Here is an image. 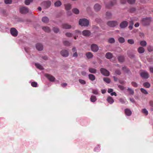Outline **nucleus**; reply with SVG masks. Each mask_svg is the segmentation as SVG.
Wrapping results in <instances>:
<instances>
[{"label": "nucleus", "mask_w": 153, "mask_h": 153, "mask_svg": "<svg viewBox=\"0 0 153 153\" xmlns=\"http://www.w3.org/2000/svg\"><path fill=\"white\" fill-rule=\"evenodd\" d=\"M79 24L82 27H88L89 24V20L86 19H80L79 21Z\"/></svg>", "instance_id": "nucleus-1"}, {"label": "nucleus", "mask_w": 153, "mask_h": 153, "mask_svg": "<svg viewBox=\"0 0 153 153\" xmlns=\"http://www.w3.org/2000/svg\"><path fill=\"white\" fill-rule=\"evenodd\" d=\"M142 23L144 26H147L149 25L151 22V18L150 17H146L143 18L142 20Z\"/></svg>", "instance_id": "nucleus-2"}, {"label": "nucleus", "mask_w": 153, "mask_h": 153, "mask_svg": "<svg viewBox=\"0 0 153 153\" xmlns=\"http://www.w3.org/2000/svg\"><path fill=\"white\" fill-rule=\"evenodd\" d=\"M107 24L110 27H114L118 25V23L116 21H109L107 22Z\"/></svg>", "instance_id": "nucleus-3"}, {"label": "nucleus", "mask_w": 153, "mask_h": 153, "mask_svg": "<svg viewBox=\"0 0 153 153\" xmlns=\"http://www.w3.org/2000/svg\"><path fill=\"white\" fill-rule=\"evenodd\" d=\"M116 3V0H112L108 4L105 3V7L108 9H110Z\"/></svg>", "instance_id": "nucleus-4"}, {"label": "nucleus", "mask_w": 153, "mask_h": 153, "mask_svg": "<svg viewBox=\"0 0 153 153\" xmlns=\"http://www.w3.org/2000/svg\"><path fill=\"white\" fill-rule=\"evenodd\" d=\"M100 71L101 74L104 76H108L110 75L109 72L105 68H101Z\"/></svg>", "instance_id": "nucleus-5"}, {"label": "nucleus", "mask_w": 153, "mask_h": 153, "mask_svg": "<svg viewBox=\"0 0 153 153\" xmlns=\"http://www.w3.org/2000/svg\"><path fill=\"white\" fill-rule=\"evenodd\" d=\"M19 12L22 14H25L29 12L28 9L25 7H22L19 9Z\"/></svg>", "instance_id": "nucleus-6"}, {"label": "nucleus", "mask_w": 153, "mask_h": 153, "mask_svg": "<svg viewBox=\"0 0 153 153\" xmlns=\"http://www.w3.org/2000/svg\"><path fill=\"white\" fill-rule=\"evenodd\" d=\"M11 34L14 37H16L18 35V32L16 29L14 27H12L10 30Z\"/></svg>", "instance_id": "nucleus-7"}, {"label": "nucleus", "mask_w": 153, "mask_h": 153, "mask_svg": "<svg viewBox=\"0 0 153 153\" xmlns=\"http://www.w3.org/2000/svg\"><path fill=\"white\" fill-rule=\"evenodd\" d=\"M140 75V76L144 79H147L149 77V74L145 71L141 72Z\"/></svg>", "instance_id": "nucleus-8"}, {"label": "nucleus", "mask_w": 153, "mask_h": 153, "mask_svg": "<svg viewBox=\"0 0 153 153\" xmlns=\"http://www.w3.org/2000/svg\"><path fill=\"white\" fill-rule=\"evenodd\" d=\"M91 50L93 52H97L99 49L98 45L95 44H92L91 46Z\"/></svg>", "instance_id": "nucleus-9"}, {"label": "nucleus", "mask_w": 153, "mask_h": 153, "mask_svg": "<svg viewBox=\"0 0 153 153\" xmlns=\"http://www.w3.org/2000/svg\"><path fill=\"white\" fill-rule=\"evenodd\" d=\"M128 22L126 21H124L121 22L119 25V27L121 29L125 28L128 25Z\"/></svg>", "instance_id": "nucleus-10"}, {"label": "nucleus", "mask_w": 153, "mask_h": 153, "mask_svg": "<svg viewBox=\"0 0 153 153\" xmlns=\"http://www.w3.org/2000/svg\"><path fill=\"white\" fill-rule=\"evenodd\" d=\"M60 54L63 57H68L69 53L68 51L66 50H62L60 51Z\"/></svg>", "instance_id": "nucleus-11"}, {"label": "nucleus", "mask_w": 153, "mask_h": 153, "mask_svg": "<svg viewBox=\"0 0 153 153\" xmlns=\"http://www.w3.org/2000/svg\"><path fill=\"white\" fill-rule=\"evenodd\" d=\"M45 76L51 82H54L55 80V78L53 76L50 74H46Z\"/></svg>", "instance_id": "nucleus-12"}, {"label": "nucleus", "mask_w": 153, "mask_h": 153, "mask_svg": "<svg viewBox=\"0 0 153 153\" xmlns=\"http://www.w3.org/2000/svg\"><path fill=\"white\" fill-rule=\"evenodd\" d=\"M62 27L63 29H71L72 27L67 23H64L62 24Z\"/></svg>", "instance_id": "nucleus-13"}, {"label": "nucleus", "mask_w": 153, "mask_h": 153, "mask_svg": "<svg viewBox=\"0 0 153 153\" xmlns=\"http://www.w3.org/2000/svg\"><path fill=\"white\" fill-rule=\"evenodd\" d=\"M82 34L84 36H89L91 35V32L89 30H85L82 31Z\"/></svg>", "instance_id": "nucleus-14"}, {"label": "nucleus", "mask_w": 153, "mask_h": 153, "mask_svg": "<svg viewBox=\"0 0 153 153\" xmlns=\"http://www.w3.org/2000/svg\"><path fill=\"white\" fill-rule=\"evenodd\" d=\"M36 48L38 51H41L43 50V46L42 44L40 43H38L36 45Z\"/></svg>", "instance_id": "nucleus-15"}, {"label": "nucleus", "mask_w": 153, "mask_h": 153, "mask_svg": "<svg viewBox=\"0 0 153 153\" xmlns=\"http://www.w3.org/2000/svg\"><path fill=\"white\" fill-rule=\"evenodd\" d=\"M125 114L126 116H130L131 115L132 112L131 110L129 108H126L124 110Z\"/></svg>", "instance_id": "nucleus-16"}, {"label": "nucleus", "mask_w": 153, "mask_h": 153, "mask_svg": "<svg viewBox=\"0 0 153 153\" xmlns=\"http://www.w3.org/2000/svg\"><path fill=\"white\" fill-rule=\"evenodd\" d=\"M122 70L126 74H129L131 73L130 69L126 66H124L122 67Z\"/></svg>", "instance_id": "nucleus-17"}, {"label": "nucleus", "mask_w": 153, "mask_h": 153, "mask_svg": "<svg viewBox=\"0 0 153 153\" xmlns=\"http://www.w3.org/2000/svg\"><path fill=\"white\" fill-rule=\"evenodd\" d=\"M101 6L98 4H95L94 6V9L96 12L99 11L101 8Z\"/></svg>", "instance_id": "nucleus-18"}, {"label": "nucleus", "mask_w": 153, "mask_h": 153, "mask_svg": "<svg viewBox=\"0 0 153 153\" xmlns=\"http://www.w3.org/2000/svg\"><path fill=\"white\" fill-rule=\"evenodd\" d=\"M44 3L45 6L47 8H49L51 5V2L49 0L45 1Z\"/></svg>", "instance_id": "nucleus-19"}, {"label": "nucleus", "mask_w": 153, "mask_h": 153, "mask_svg": "<svg viewBox=\"0 0 153 153\" xmlns=\"http://www.w3.org/2000/svg\"><path fill=\"white\" fill-rule=\"evenodd\" d=\"M106 100L110 104H112L114 102V100L113 98L110 96L108 97Z\"/></svg>", "instance_id": "nucleus-20"}, {"label": "nucleus", "mask_w": 153, "mask_h": 153, "mask_svg": "<svg viewBox=\"0 0 153 153\" xmlns=\"http://www.w3.org/2000/svg\"><path fill=\"white\" fill-rule=\"evenodd\" d=\"M42 29L46 33H50L51 31L50 27L48 26L42 27Z\"/></svg>", "instance_id": "nucleus-21"}, {"label": "nucleus", "mask_w": 153, "mask_h": 153, "mask_svg": "<svg viewBox=\"0 0 153 153\" xmlns=\"http://www.w3.org/2000/svg\"><path fill=\"white\" fill-rule=\"evenodd\" d=\"M89 79L91 81H93L95 79L96 77L95 75L92 74H90L88 75Z\"/></svg>", "instance_id": "nucleus-22"}, {"label": "nucleus", "mask_w": 153, "mask_h": 153, "mask_svg": "<svg viewBox=\"0 0 153 153\" xmlns=\"http://www.w3.org/2000/svg\"><path fill=\"white\" fill-rule=\"evenodd\" d=\"M35 65L37 68L41 70H43L44 69L43 66L39 63H35Z\"/></svg>", "instance_id": "nucleus-23"}, {"label": "nucleus", "mask_w": 153, "mask_h": 153, "mask_svg": "<svg viewBox=\"0 0 153 153\" xmlns=\"http://www.w3.org/2000/svg\"><path fill=\"white\" fill-rule=\"evenodd\" d=\"M149 105L150 107V110L151 112L153 111V100H150L149 102Z\"/></svg>", "instance_id": "nucleus-24"}, {"label": "nucleus", "mask_w": 153, "mask_h": 153, "mask_svg": "<svg viewBox=\"0 0 153 153\" xmlns=\"http://www.w3.org/2000/svg\"><path fill=\"white\" fill-rule=\"evenodd\" d=\"M42 21L43 22L47 23L49 22V19L47 16H44L42 18Z\"/></svg>", "instance_id": "nucleus-25"}, {"label": "nucleus", "mask_w": 153, "mask_h": 153, "mask_svg": "<svg viewBox=\"0 0 153 153\" xmlns=\"http://www.w3.org/2000/svg\"><path fill=\"white\" fill-rule=\"evenodd\" d=\"M105 57L108 59H110L113 57L112 54L110 52L107 53L105 55Z\"/></svg>", "instance_id": "nucleus-26"}, {"label": "nucleus", "mask_w": 153, "mask_h": 153, "mask_svg": "<svg viewBox=\"0 0 153 153\" xmlns=\"http://www.w3.org/2000/svg\"><path fill=\"white\" fill-rule=\"evenodd\" d=\"M105 16L107 19H110L111 18L112 13L110 12L107 11L106 13Z\"/></svg>", "instance_id": "nucleus-27"}, {"label": "nucleus", "mask_w": 153, "mask_h": 153, "mask_svg": "<svg viewBox=\"0 0 153 153\" xmlns=\"http://www.w3.org/2000/svg\"><path fill=\"white\" fill-rule=\"evenodd\" d=\"M8 28L5 26L3 24H1L0 25V31L3 32L4 30L8 29Z\"/></svg>", "instance_id": "nucleus-28"}, {"label": "nucleus", "mask_w": 153, "mask_h": 153, "mask_svg": "<svg viewBox=\"0 0 153 153\" xmlns=\"http://www.w3.org/2000/svg\"><path fill=\"white\" fill-rule=\"evenodd\" d=\"M88 71L91 74H96L97 71L96 69L92 68H89Z\"/></svg>", "instance_id": "nucleus-29"}, {"label": "nucleus", "mask_w": 153, "mask_h": 153, "mask_svg": "<svg viewBox=\"0 0 153 153\" xmlns=\"http://www.w3.org/2000/svg\"><path fill=\"white\" fill-rule=\"evenodd\" d=\"M86 56L88 59H91L93 56L92 53L91 52H87L86 54Z\"/></svg>", "instance_id": "nucleus-30"}, {"label": "nucleus", "mask_w": 153, "mask_h": 153, "mask_svg": "<svg viewBox=\"0 0 153 153\" xmlns=\"http://www.w3.org/2000/svg\"><path fill=\"white\" fill-rule=\"evenodd\" d=\"M90 99L91 101L92 102H95L97 100V98L96 96L93 95H91V96Z\"/></svg>", "instance_id": "nucleus-31"}, {"label": "nucleus", "mask_w": 153, "mask_h": 153, "mask_svg": "<svg viewBox=\"0 0 153 153\" xmlns=\"http://www.w3.org/2000/svg\"><path fill=\"white\" fill-rule=\"evenodd\" d=\"M54 5L55 7H59L62 5V2L60 1L57 0L54 3Z\"/></svg>", "instance_id": "nucleus-32"}, {"label": "nucleus", "mask_w": 153, "mask_h": 153, "mask_svg": "<svg viewBox=\"0 0 153 153\" xmlns=\"http://www.w3.org/2000/svg\"><path fill=\"white\" fill-rule=\"evenodd\" d=\"M24 50L27 53V54H26V56L28 59H30L31 58V55L30 54L29 52H28L27 51V48L26 47H24Z\"/></svg>", "instance_id": "nucleus-33"}, {"label": "nucleus", "mask_w": 153, "mask_h": 153, "mask_svg": "<svg viewBox=\"0 0 153 153\" xmlns=\"http://www.w3.org/2000/svg\"><path fill=\"white\" fill-rule=\"evenodd\" d=\"M137 51L140 53H142L144 52L145 49L143 47H140L138 48Z\"/></svg>", "instance_id": "nucleus-34"}, {"label": "nucleus", "mask_w": 153, "mask_h": 153, "mask_svg": "<svg viewBox=\"0 0 153 153\" xmlns=\"http://www.w3.org/2000/svg\"><path fill=\"white\" fill-rule=\"evenodd\" d=\"M117 59L119 62H123L124 61V58L123 56H120L117 57Z\"/></svg>", "instance_id": "nucleus-35"}, {"label": "nucleus", "mask_w": 153, "mask_h": 153, "mask_svg": "<svg viewBox=\"0 0 153 153\" xmlns=\"http://www.w3.org/2000/svg\"><path fill=\"white\" fill-rule=\"evenodd\" d=\"M100 145H97V146L94 148V151L97 152H99L100 150Z\"/></svg>", "instance_id": "nucleus-36"}, {"label": "nucleus", "mask_w": 153, "mask_h": 153, "mask_svg": "<svg viewBox=\"0 0 153 153\" xmlns=\"http://www.w3.org/2000/svg\"><path fill=\"white\" fill-rule=\"evenodd\" d=\"M118 41L119 43H123L125 42L124 38L122 37H120L118 38Z\"/></svg>", "instance_id": "nucleus-37"}, {"label": "nucleus", "mask_w": 153, "mask_h": 153, "mask_svg": "<svg viewBox=\"0 0 153 153\" xmlns=\"http://www.w3.org/2000/svg\"><path fill=\"white\" fill-rule=\"evenodd\" d=\"M31 83V85L33 87H37L38 86V84L37 82H31V81L30 82Z\"/></svg>", "instance_id": "nucleus-38"}, {"label": "nucleus", "mask_w": 153, "mask_h": 153, "mask_svg": "<svg viewBox=\"0 0 153 153\" xmlns=\"http://www.w3.org/2000/svg\"><path fill=\"white\" fill-rule=\"evenodd\" d=\"M140 45L142 46L145 47L147 45L146 42L144 40L141 41L140 43Z\"/></svg>", "instance_id": "nucleus-39"}, {"label": "nucleus", "mask_w": 153, "mask_h": 153, "mask_svg": "<svg viewBox=\"0 0 153 153\" xmlns=\"http://www.w3.org/2000/svg\"><path fill=\"white\" fill-rule=\"evenodd\" d=\"M52 30L55 33H56L59 31V28L56 27H54L53 28Z\"/></svg>", "instance_id": "nucleus-40"}, {"label": "nucleus", "mask_w": 153, "mask_h": 153, "mask_svg": "<svg viewBox=\"0 0 153 153\" xmlns=\"http://www.w3.org/2000/svg\"><path fill=\"white\" fill-rule=\"evenodd\" d=\"M63 45L66 46H68L70 45V43L67 40L64 41L63 42Z\"/></svg>", "instance_id": "nucleus-41"}, {"label": "nucleus", "mask_w": 153, "mask_h": 153, "mask_svg": "<svg viewBox=\"0 0 153 153\" xmlns=\"http://www.w3.org/2000/svg\"><path fill=\"white\" fill-rule=\"evenodd\" d=\"M72 11L73 13L76 14H78L79 12V10L76 8H73Z\"/></svg>", "instance_id": "nucleus-42"}, {"label": "nucleus", "mask_w": 153, "mask_h": 153, "mask_svg": "<svg viewBox=\"0 0 153 153\" xmlns=\"http://www.w3.org/2000/svg\"><path fill=\"white\" fill-rule=\"evenodd\" d=\"M127 90L129 91V93L131 95H133L134 93V91L131 88L128 87L127 88Z\"/></svg>", "instance_id": "nucleus-43"}, {"label": "nucleus", "mask_w": 153, "mask_h": 153, "mask_svg": "<svg viewBox=\"0 0 153 153\" xmlns=\"http://www.w3.org/2000/svg\"><path fill=\"white\" fill-rule=\"evenodd\" d=\"M65 9L67 11H68L71 8V6L69 4H65Z\"/></svg>", "instance_id": "nucleus-44"}, {"label": "nucleus", "mask_w": 153, "mask_h": 153, "mask_svg": "<svg viewBox=\"0 0 153 153\" xmlns=\"http://www.w3.org/2000/svg\"><path fill=\"white\" fill-rule=\"evenodd\" d=\"M108 42L111 44H113L115 42V40L113 38H110L108 39Z\"/></svg>", "instance_id": "nucleus-45"}, {"label": "nucleus", "mask_w": 153, "mask_h": 153, "mask_svg": "<svg viewBox=\"0 0 153 153\" xmlns=\"http://www.w3.org/2000/svg\"><path fill=\"white\" fill-rule=\"evenodd\" d=\"M143 85L144 87L147 88H149L150 87V84L149 82H145L144 83Z\"/></svg>", "instance_id": "nucleus-46"}, {"label": "nucleus", "mask_w": 153, "mask_h": 153, "mask_svg": "<svg viewBox=\"0 0 153 153\" xmlns=\"http://www.w3.org/2000/svg\"><path fill=\"white\" fill-rule=\"evenodd\" d=\"M33 1V0H25V3L26 5H28L30 3H32Z\"/></svg>", "instance_id": "nucleus-47"}, {"label": "nucleus", "mask_w": 153, "mask_h": 153, "mask_svg": "<svg viewBox=\"0 0 153 153\" xmlns=\"http://www.w3.org/2000/svg\"><path fill=\"white\" fill-rule=\"evenodd\" d=\"M141 91L144 94H148V92L147 91L143 88H141L140 89Z\"/></svg>", "instance_id": "nucleus-48"}, {"label": "nucleus", "mask_w": 153, "mask_h": 153, "mask_svg": "<svg viewBox=\"0 0 153 153\" xmlns=\"http://www.w3.org/2000/svg\"><path fill=\"white\" fill-rule=\"evenodd\" d=\"M103 80L104 82L108 84L110 83L111 82L110 79L107 78H103Z\"/></svg>", "instance_id": "nucleus-49"}, {"label": "nucleus", "mask_w": 153, "mask_h": 153, "mask_svg": "<svg viewBox=\"0 0 153 153\" xmlns=\"http://www.w3.org/2000/svg\"><path fill=\"white\" fill-rule=\"evenodd\" d=\"M141 111L143 113L145 114L146 115H147L148 114V111L146 108L142 109Z\"/></svg>", "instance_id": "nucleus-50"}, {"label": "nucleus", "mask_w": 153, "mask_h": 153, "mask_svg": "<svg viewBox=\"0 0 153 153\" xmlns=\"http://www.w3.org/2000/svg\"><path fill=\"white\" fill-rule=\"evenodd\" d=\"M79 82L82 85H85L86 84V81L83 79H79L78 80Z\"/></svg>", "instance_id": "nucleus-51"}, {"label": "nucleus", "mask_w": 153, "mask_h": 153, "mask_svg": "<svg viewBox=\"0 0 153 153\" xmlns=\"http://www.w3.org/2000/svg\"><path fill=\"white\" fill-rule=\"evenodd\" d=\"M4 3L6 4H10L12 3V0H4Z\"/></svg>", "instance_id": "nucleus-52"}, {"label": "nucleus", "mask_w": 153, "mask_h": 153, "mask_svg": "<svg viewBox=\"0 0 153 153\" xmlns=\"http://www.w3.org/2000/svg\"><path fill=\"white\" fill-rule=\"evenodd\" d=\"M92 93L94 94L97 95L99 93L98 90L97 89L93 90L92 91Z\"/></svg>", "instance_id": "nucleus-53"}, {"label": "nucleus", "mask_w": 153, "mask_h": 153, "mask_svg": "<svg viewBox=\"0 0 153 153\" xmlns=\"http://www.w3.org/2000/svg\"><path fill=\"white\" fill-rule=\"evenodd\" d=\"M135 1V0H127V2L129 4H134Z\"/></svg>", "instance_id": "nucleus-54"}, {"label": "nucleus", "mask_w": 153, "mask_h": 153, "mask_svg": "<svg viewBox=\"0 0 153 153\" xmlns=\"http://www.w3.org/2000/svg\"><path fill=\"white\" fill-rule=\"evenodd\" d=\"M65 36L67 37H71L72 36V34L70 32H67L65 34Z\"/></svg>", "instance_id": "nucleus-55"}, {"label": "nucleus", "mask_w": 153, "mask_h": 153, "mask_svg": "<svg viewBox=\"0 0 153 153\" xmlns=\"http://www.w3.org/2000/svg\"><path fill=\"white\" fill-rule=\"evenodd\" d=\"M133 25L134 23L133 22L131 21V24L129 25L128 27L130 30H131L132 29Z\"/></svg>", "instance_id": "nucleus-56"}, {"label": "nucleus", "mask_w": 153, "mask_h": 153, "mask_svg": "<svg viewBox=\"0 0 153 153\" xmlns=\"http://www.w3.org/2000/svg\"><path fill=\"white\" fill-rule=\"evenodd\" d=\"M119 100L120 102L122 104H124L126 102L125 100L122 98H120Z\"/></svg>", "instance_id": "nucleus-57"}, {"label": "nucleus", "mask_w": 153, "mask_h": 153, "mask_svg": "<svg viewBox=\"0 0 153 153\" xmlns=\"http://www.w3.org/2000/svg\"><path fill=\"white\" fill-rule=\"evenodd\" d=\"M128 42L129 44H133L134 43V42L133 39H128Z\"/></svg>", "instance_id": "nucleus-58"}, {"label": "nucleus", "mask_w": 153, "mask_h": 153, "mask_svg": "<svg viewBox=\"0 0 153 153\" xmlns=\"http://www.w3.org/2000/svg\"><path fill=\"white\" fill-rule=\"evenodd\" d=\"M148 68L150 72L153 74V66H149Z\"/></svg>", "instance_id": "nucleus-59"}, {"label": "nucleus", "mask_w": 153, "mask_h": 153, "mask_svg": "<svg viewBox=\"0 0 153 153\" xmlns=\"http://www.w3.org/2000/svg\"><path fill=\"white\" fill-rule=\"evenodd\" d=\"M131 84L133 87L135 88L137 87L138 86L137 84L134 82H131Z\"/></svg>", "instance_id": "nucleus-60"}, {"label": "nucleus", "mask_w": 153, "mask_h": 153, "mask_svg": "<svg viewBox=\"0 0 153 153\" xmlns=\"http://www.w3.org/2000/svg\"><path fill=\"white\" fill-rule=\"evenodd\" d=\"M148 50L149 52H151L153 51V47L151 46H149L148 48Z\"/></svg>", "instance_id": "nucleus-61"}, {"label": "nucleus", "mask_w": 153, "mask_h": 153, "mask_svg": "<svg viewBox=\"0 0 153 153\" xmlns=\"http://www.w3.org/2000/svg\"><path fill=\"white\" fill-rule=\"evenodd\" d=\"M115 73L118 75H120L121 74L120 71L119 70H117L115 71Z\"/></svg>", "instance_id": "nucleus-62"}, {"label": "nucleus", "mask_w": 153, "mask_h": 153, "mask_svg": "<svg viewBox=\"0 0 153 153\" xmlns=\"http://www.w3.org/2000/svg\"><path fill=\"white\" fill-rule=\"evenodd\" d=\"M113 91L114 90L113 89L110 88L108 89L107 91V92L108 93L110 94L111 95V93H112L113 92Z\"/></svg>", "instance_id": "nucleus-63"}, {"label": "nucleus", "mask_w": 153, "mask_h": 153, "mask_svg": "<svg viewBox=\"0 0 153 153\" xmlns=\"http://www.w3.org/2000/svg\"><path fill=\"white\" fill-rule=\"evenodd\" d=\"M118 87L122 90H123L125 89V87L123 85H119L118 86Z\"/></svg>", "instance_id": "nucleus-64"}]
</instances>
